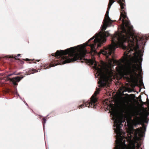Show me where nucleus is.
I'll return each instance as SVG.
<instances>
[{"label":"nucleus","mask_w":149,"mask_h":149,"mask_svg":"<svg viewBox=\"0 0 149 149\" xmlns=\"http://www.w3.org/2000/svg\"><path fill=\"white\" fill-rule=\"evenodd\" d=\"M95 76L96 78H97V75H96V74L95 75Z\"/></svg>","instance_id":"23"},{"label":"nucleus","mask_w":149,"mask_h":149,"mask_svg":"<svg viewBox=\"0 0 149 149\" xmlns=\"http://www.w3.org/2000/svg\"><path fill=\"white\" fill-rule=\"evenodd\" d=\"M146 40H147V38H146Z\"/></svg>","instance_id":"27"},{"label":"nucleus","mask_w":149,"mask_h":149,"mask_svg":"<svg viewBox=\"0 0 149 149\" xmlns=\"http://www.w3.org/2000/svg\"><path fill=\"white\" fill-rule=\"evenodd\" d=\"M111 44L100 50V52L105 55L108 59L110 66H107L103 62L100 63H97L93 58L89 61V63L94 65V69L97 71L98 77L99 87H102L109 85L107 84L109 81H111L114 77L115 71L111 68L112 64L113 69L121 75V61H118L113 58V54L115 49L121 47V31L119 30L116 31L113 35L111 36Z\"/></svg>","instance_id":"2"},{"label":"nucleus","mask_w":149,"mask_h":149,"mask_svg":"<svg viewBox=\"0 0 149 149\" xmlns=\"http://www.w3.org/2000/svg\"><path fill=\"white\" fill-rule=\"evenodd\" d=\"M141 84H143V85H143V82L142 81H141Z\"/></svg>","instance_id":"19"},{"label":"nucleus","mask_w":149,"mask_h":149,"mask_svg":"<svg viewBox=\"0 0 149 149\" xmlns=\"http://www.w3.org/2000/svg\"><path fill=\"white\" fill-rule=\"evenodd\" d=\"M121 125H122V127L123 125L122 124Z\"/></svg>","instance_id":"26"},{"label":"nucleus","mask_w":149,"mask_h":149,"mask_svg":"<svg viewBox=\"0 0 149 149\" xmlns=\"http://www.w3.org/2000/svg\"><path fill=\"white\" fill-rule=\"evenodd\" d=\"M140 124H141L140 123H137L136 124V125H139Z\"/></svg>","instance_id":"17"},{"label":"nucleus","mask_w":149,"mask_h":149,"mask_svg":"<svg viewBox=\"0 0 149 149\" xmlns=\"http://www.w3.org/2000/svg\"><path fill=\"white\" fill-rule=\"evenodd\" d=\"M20 55V54H17V56H15V57H19Z\"/></svg>","instance_id":"16"},{"label":"nucleus","mask_w":149,"mask_h":149,"mask_svg":"<svg viewBox=\"0 0 149 149\" xmlns=\"http://www.w3.org/2000/svg\"><path fill=\"white\" fill-rule=\"evenodd\" d=\"M39 70H36L33 69H31V70H30L29 71V73L26 74V75H29L30 74H33L38 71L39 72L40 70L38 71Z\"/></svg>","instance_id":"10"},{"label":"nucleus","mask_w":149,"mask_h":149,"mask_svg":"<svg viewBox=\"0 0 149 149\" xmlns=\"http://www.w3.org/2000/svg\"><path fill=\"white\" fill-rule=\"evenodd\" d=\"M39 60H38V61H39Z\"/></svg>","instance_id":"24"},{"label":"nucleus","mask_w":149,"mask_h":149,"mask_svg":"<svg viewBox=\"0 0 149 149\" xmlns=\"http://www.w3.org/2000/svg\"><path fill=\"white\" fill-rule=\"evenodd\" d=\"M119 90H121V87H120Z\"/></svg>","instance_id":"21"},{"label":"nucleus","mask_w":149,"mask_h":149,"mask_svg":"<svg viewBox=\"0 0 149 149\" xmlns=\"http://www.w3.org/2000/svg\"><path fill=\"white\" fill-rule=\"evenodd\" d=\"M9 56V58H14V57L13 56V55H10Z\"/></svg>","instance_id":"14"},{"label":"nucleus","mask_w":149,"mask_h":149,"mask_svg":"<svg viewBox=\"0 0 149 149\" xmlns=\"http://www.w3.org/2000/svg\"><path fill=\"white\" fill-rule=\"evenodd\" d=\"M14 58L15 59H16V58L15 57H14Z\"/></svg>","instance_id":"29"},{"label":"nucleus","mask_w":149,"mask_h":149,"mask_svg":"<svg viewBox=\"0 0 149 149\" xmlns=\"http://www.w3.org/2000/svg\"><path fill=\"white\" fill-rule=\"evenodd\" d=\"M122 123L123 122H124V121H123V97L122 96L124 94V93L122 92V89L123 88V86L122 85Z\"/></svg>","instance_id":"8"},{"label":"nucleus","mask_w":149,"mask_h":149,"mask_svg":"<svg viewBox=\"0 0 149 149\" xmlns=\"http://www.w3.org/2000/svg\"><path fill=\"white\" fill-rule=\"evenodd\" d=\"M125 0H122V49L126 50L129 53L134 51V54L135 58L133 59V63L124 66L122 64L124 60L122 56V78L124 73H130L132 72L137 76V72L138 71L141 74L142 71V50L138 51V49L141 45L144 48L146 43V42H144V38L143 36H137L133 33V27L131 25L126 12L123 10L125 9Z\"/></svg>","instance_id":"1"},{"label":"nucleus","mask_w":149,"mask_h":149,"mask_svg":"<svg viewBox=\"0 0 149 149\" xmlns=\"http://www.w3.org/2000/svg\"><path fill=\"white\" fill-rule=\"evenodd\" d=\"M128 142L126 143L124 137L122 135V149H138L140 147L141 144L136 141H133L131 139L130 142V145H128Z\"/></svg>","instance_id":"4"},{"label":"nucleus","mask_w":149,"mask_h":149,"mask_svg":"<svg viewBox=\"0 0 149 149\" xmlns=\"http://www.w3.org/2000/svg\"><path fill=\"white\" fill-rule=\"evenodd\" d=\"M122 130V133H123V132L122 131V130H122H122Z\"/></svg>","instance_id":"20"},{"label":"nucleus","mask_w":149,"mask_h":149,"mask_svg":"<svg viewBox=\"0 0 149 149\" xmlns=\"http://www.w3.org/2000/svg\"><path fill=\"white\" fill-rule=\"evenodd\" d=\"M26 105H27V106H28V105L26 103Z\"/></svg>","instance_id":"22"},{"label":"nucleus","mask_w":149,"mask_h":149,"mask_svg":"<svg viewBox=\"0 0 149 149\" xmlns=\"http://www.w3.org/2000/svg\"><path fill=\"white\" fill-rule=\"evenodd\" d=\"M24 101V103L25 102V101H24H24Z\"/></svg>","instance_id":"25"},{"label":"nucleus","mask_w":149,"mask_h":149,"mask_svg":"<svg viewBox=\"0 0 149 149\" xmlns=\"http://www.w3.org/2000/svg\"><path fill=\"white\" fill-rule=\"evenodd\" d=\"M114 104L108 103L111 108V116L114 121V132L116 134L114 149H121V91L117 93L113 99Z\"/></svg>","instance_id":"3"},{"label":"nucleus","mask_w":149,"mask_h":149,"mask_svg":"<svg viewBox=\"0 0 149 149\" xmlns=\"http://www.w3.org/2000/svg\"><path fill=\"white\" fill-rule=\"evenodd\" d=\"M44 122H43V126L44 128V130L45 129V123L46 122V119L45 118H43L42 119ZM44 132L45 133V130H44Z\"/></svg>","instance_id":"11"},{"label":"nucleus","mask_w":149,"mask_h":149,"mask_svg":"<svg viewBox=\"0 0 149 149\" xmlns=\"http://www.w3.org/2000/svg\"><path fill=\"white\" fill-rule=\"evenodd\" d=\"M100 90L99 89L95 91L93 95L91 97L90 101H88L86 102H84L83 104L81 105L80 106V107L83 108V107H88L89 108H95V106L97 105L96 102L97 101V99L95 97L99 93Z\"/></svg>","instance_id":"5"},{"label":"nucleus","mask_w":149,"mask_h":149,"mask_svg":"<svg viewBox=\"0 0 149 149\" xmlns=\"http://www.w3.org/2000/svg\"><path fill=\"white\" fill-rule=\"evenodd\" d=\"M16 94L17 95H18V96H19L20 99H21L22 100V99L21 98V97L19 96V94L17 92H16Z\"/></svg>","instance_id":"13"},{"label":"nucleus","mask_w":149,"mask_h":149,"mask_svg":"<svg viewBox=\"0 0 149 149\" xmlns=\"http://www.w3.org/2000/svg\"><path fill=\"white\" fill-rule=\"evenodd\" d=\"M26 60L27 61H29V59H28V58H26Z\"/></svg>","instance_id":"18"},{"label":"nucleus","mask_w":149,"mask_h":149,"mask_svg":"<svg viewBox=\"0 0 149 149\" xmlns=\"http://www.w3.org/2000/svg\"><path fill=\"white\" fill-rule=\"evenodd\" d=\"M22 73V72H20L17 73H16V74L15 73V75H19L20 74Z\"/></svg>","instance_id":"12"},{"label":"nucleus","mask_w":149,"mask_h":149,"mask_svg":"<svg viewBox=\"0 0 149 149\" xmlns=\"http://www.w3.org/2000/svg\"><path fill=\"white\" fill-rule=\"evenodd\" d=\"M119 20H121V13H120V18L119 19Z\"/></svg>","instance_id":"15"},{"label":"nucleus","mask_w":149,"mask_h":149,"mask_svg":"<svg viewBox=\"0 0 149 149\" xmlns=\"http://www.w3.org/2000/svg\"><path fill=\"white\" fill-rule=\"evenodd\" d=\"M138 139H139V138ZM139 139H141V138H139Z\"/></svg>","instance_id":"28"},{"label":"nucleus","mask_w":149,"mask_h":149,"mask_svg":"<svg viewBox=\"0 0 149 149\" xmlns=\"http://www.w3.org/2000/svg\"><path fill=\"white\" fill-rule=\"evenodd\" d=\"M118 3L119 4L121 8V0H117ZM114 2V0H109V2L108 5V7L107 10L105 15V17L103 21H112L110 18L109 15V11L113 3Z\"/></svg>","instance_id":"7"},{"label":"nucleus","mask_w":149,"mask_h":149,"mask_svg":"<svg viewBox=\"0 0 149 149\" xmlns=\"http://www.w3.org/2000/svg\"><path fill=\"white\" fill-rule=\"evenodd\" d=\"M143 129L144 130V131L143 132L142 130H140L139 131V136L140 138H141L145 136V133L144 132L146 131V127L144 125H143Z\"/></svg>","instance_id":"9"},{"label":"nucleus","mask_w":149,"mask_h":149,"mask_svg":"<svg viewBox=\"0 0 149 149\" xmlns=\"http://www.w3.org/2000/svg\"><path fill=\"white\" fill-rule=\"evenodd\" d=\"M15 72H13V73L10 74L6 76V78L8 80L10 81H12L13 84L15 86L17 85V82H19L20 80L22 78H23L24 77H21L17 76L16 77H14L12 78H11L9 77L12 75H15Z\"/></svg>","instance_id":"6"}]
</instances>
